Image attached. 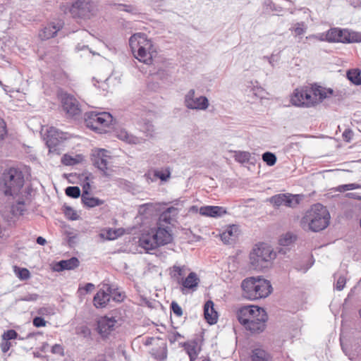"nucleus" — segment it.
<instances>
[{
    "mask_svg": "<svg viewBox=\"0 0 361 361\" xmlns=\"http://www.w3.org/2000/svg\"><path fill=\"white\" fill-rule=\"evenodd\" d=\"M238 320L250 334H259L266 327L268 316L262 307L256 305L241 307L237 312Z\"/></svg>",
    "mask_w": 361,
    "mask_h": 361,
    "instance_id": "obj_1",
    "label": "nucleus"
},
{
    "mask_svg": "<svg viewBox=\"0 0 361 361\" xmlns=\"http://www.w3.org/2000/svg\"><path fill=\"white\" fill-rule=\"evenodd\" d=\"M25 182V174L20 168L9 167L0 176V191L6 197H15L28 191L23 189Z\"/></svg>",
    "mask_w": 361,
    "mask_h": 361,
    "instance_id": "obj_2",
    "label": "nucleus"
},
{
    "mask_svg": "<svg viewBox=\"0 0 361 361\" xmlns=\"http://www.w3.org/2000/svg\"><path fill=\"white\" fill-rule=\"evenodd\" d=\"M241 288L243 296L250 300L265 298L272 291L270 281L260 276L245 279L241 283Z\"/></svg>",
    "mask_w": 361,
    "mask_h": 361,
    "instance_id": "obj_3",
    "label": "nucleus"
},
{
    "mask_svg": "<svg viewBox=\"0 0 361 361\" xmlns=\"http://www.w3.org/2000/svg\"><path fill=\"white\" fill-rule=\"evenodd\" d=\"M330 215L327 209L320 203L311 207L302 218L303 227L308 226L310 230L319 232L326 228L329 224Z\"/></svg>",
    "mask_w": 361,
    "mask_h": 361,
    "instance_id": "obj_4",
    "label": "nucleus"
},
{
    "mask_svg": "<svg viewBox=\"0 0 361 361\" xmlns=\"http://www.w3.org/2000/svg\"><path fill=\"white\" fill-rule=\"evenodd\" d=\"M129 45L135 57L145 64L152 62V41L147 39L145 33H135L129 39Z\"/></svg>",
    "mask_w": 361,
    "mask_h": 361,
    "instance_id": "obj_5",
    "label": "nucleus"
},
{
    "mask_svg": "<svg viewBox=\"0 0 361 361\" xmlns=\"http://www.w3.org/2000/svg\"><path fill=\"white\" fill-rule=\"evenodd\" d=\"M276 257L271 247L264 243L256 245L250 255L252 266L255 269H263L268 267V264Z\"/></svg>",
    "mask_w": 361,
    "mask_h": 361,
    "instance_id": "obj_6",
    "label": "nucleus"
},
{
    "mask_svg": "<svg viewBox=\"0 0 361 361\" xmlns=\"http://www.w3.org/2000/svg\"><path fill=\"white\" fill-rule=\"evenodd\" d=\"M60 8L64 13H70L73 18L87 19L93 14L94 4L92 0H76L71 4H61Z\"/></svg>",
    "mask_w": 361,
    "mask_h": 361,
    "instance_id": "obj_7",
    "label": "nucleus"
},
{
    "mask_svg": "<svg viewBox=\"0 0 361 361\" xmlns=\"http://www.w3.org/2000/svg\"><path fill=\"white\" fill-rule=\"evenodd\" d=\"M328 42H341L344 44L361 42V32L351 31L339 27L330 28L327 31Z\"/></svg>",
    "mask_w": 361,
    "mask_h": 361,
    "instance_id": "obj_8",
    "label": "nucleus"
},
{
    "mask_svg": "<svg viewBox=\"0 0 361 361\" xmlns=\"http://www.w3.org/2000/svg\"><path fill=\"white\" fill-rule=\"evenodd\" d=\"M86 126L95 131L109 126L113 121L111 114L108 112H87L85 115Z\"/></svg>",
    "mask_w": 361,
    "mask_h": 361,
    "instance_id": "obj_9",
    "label": "nucleus"
},
{
    "mask_svg": "<svg viewBox=\"0 0 361 361\" xmlns=\"http://www.w3.org/2000/svg\"><path fill=\"white\" fill-rule=\"evenodd\" d=\"M111 158L110 152L104 149H96L92 154L93 165L100 170L103 175L109 176L108 173V161Z\"/></svg>",
    "mask_w": 361,
    "mask_h": 361,
    "instance_id": "obj_10",
    "label": "nucleus"
},
{
    "mask_svg": "<svg viewBox=\"0 0 361 361\" xmlns=\"http://www.w3.org/2000/svg\"><path fill=\"white\" fill-rule=\"evenodd\" d=\"M184 104L189 109L205 110L209 106V101L204 96L195 97V91L190 90L185 96Z\"/></svg>",
    "mask_w": 361,
    "mask_h": 361,
    "instance_id": "obj_11",
    "label": "nucleus"
},
{
    "mask_svg": "<svg viewBox=\"0 0 361 361\" xmlns=\"http://www.w3.org/2000/svg\"><path fill=\"white\" fill-rule=\"evenodd\" d=\"M63 133L59 132L54 128H50L47 131L46 144L49 152L59 154L62 147Z\"/></svg>",
    "mask_w": 361,
    "mask_h": 361,
    "instance_id": "obj_12",
    "label": "nucleus"
},
{
    "mask_svg": "<svg viewBox=\"0 0 361 361\" xmlns=\"http://www.w3.org/2000/svg\"><path fill=\"white\" fill-rule=\"evenodd\" d=\"M159 247L170 243L173 240L171 231L169 226L157 222V228L150 230Z\"/></svg>",
    "mask_w": 361,
    "mask_h": 361,
    "instance_id": "obj_13",
    "label": "nucleus"
},
{
    "mask_svg": "<svg viewBox=\"0 0 361 361\" xmlns=\"http://www.w3.org/2000/svg\"><path fill=\"white\" fill-rule=\"evenodd\" d=\"M61 105L63 110L69 116H78L81 112L78 101L71 94L61 95Z\"/></svg>",
    "mask_w": 361,
    "mask_h": 361,
    "instance_id": "obj_14",
    "label": "nucleus"
},
{
    "mask_svg": "<svg viewBox=\"0 0 361 361\" xmlns=\"http://www.w3.org/2000/svg\"><path fill=\"white\" fill-rule=\"evenodd\" d=\"M30 192L25 191L20 195L12 197L16 200V202L11 206V212L14 216L23 215L26 211L27 202L30 201Z\"/></svg>",
    "mask_w": 361,
    "mask_h": 361,
    "instance_id": "obj_15",
    "label": "nucleus"
},
{
    "mask_svg": "<svg viewBox=\"0 0 361 361\" xmlns=\"http://www.w3.org/2000/svg\"><path fill=\"white\" fill-rule=\"evenodd\" d=\"M116 322L114 317H102L97 322V329L101 336L106 338L114 330Z\"/></svg>",
    "mask_w": 361,
    "mask_h": 361,
    "instance_id": "obj_16",
    "label": "nucleus"
},
{
    "mask_svg": "<svg viewBox=\"0 0 361 361\" xmlns=\"http://www.w3.org/2000/svg\"><path fill=\"white\" fill-rule=\"evenodd\" d=\"M138 243L139 246L144 249L147 253H152L151 251L159 247L150 231L142 233Z\"/></svg>",
    "mask_w": 361,
    "mask_h": 361,
    "instance_id": "obj_17",
    "label": "nucleus"
},
{
    "mask_svg": "<svg viewBox=\"0 0 361 361\" xmlns=\"http://www.w3.org/2000/svg\"><path fill=\"white\" fill-rule=\"evenodd\" d=\"M179 209L177 207L174 206L169 207L160 214L158 223H159V224H163V223L172 224L173 222L176 221Z\"/></svg>",
    "mask_w": 361,
    "mask_h": 361,
    "instance_id": "obj_18",
    "label": "nucleus"
},
{
    "mask_svg": "<svg viewBox=\"0 0 361 361\" xmlns=\"http://www.w3.org/2000/svg\"><path fill=\"white\" fill-rule=\"evenodd\" d=\"M200 282V279L195 272H190L185 279H182L178 281V283L182 285L181 292L185 293V290H195Z\"/></svg>",
    "mask_w": 361,
    "mask_h": 361,
    "instance_id": "obj_19",
    "label": "nucleus"
},
{
    "mask_svg": "<svg viewBox=\"0 0 361 361\" xmlns=\"http://www.w3.org/2000/svg\"><path fill=\"white\" fill-rule=\"evenodd\" d=\"M63 22L51 23L42 30L39 37L42 40L49 39L56 36L58 31L63 27Z\"/></svg>",
    "mask_w": 361,
    "mask_h": 361,
    "instance_id": "obj_20",
    "label": "nucleus"
},
{
    "mask_svg": "<svg viewBox=\"0 0 361 361\" xmlns=\"http://www.w3.org/2000/svg\"><path fill=\"white\" fill-rule=\"evenodd\" d=\"M80 265L78 259L75 257H72L68 259L61 260L56 262L54 265V269L56 271L60 272L64 270H73Z\"/></svg>",
    "mask_w": 361,
    "mask_h": 361,
    "instance_id": "obj_21",
    "label": "nucleus"
},
{
    "mask_svg": "<svg viewBox=\"0 0 361 361\" xmlns=\"http://www.w3.org/2000/svg\"><path fill=\"white\" fill-rule=\"evenodd\" d=\"M246 91L248 95H252L257 99H264L267 95V91L259 85L257 81H249Z\"/></svg>",
    "mask_w": 361,
    "mask_h": 361,
    "instance_id": "obj_22",
    "label": "nucleus"
},
{
    "mask_svg": "<svg viewBox=\"0 0 361 361\" xmlns=\"http://www.w3.org/2000/svg\"><path fill=\"white\" fill-rule=\"evenodd\" d=\"M199 213L202 216L218 217L226 214V209L222 207L218 206H204L200 208Z\"/></svg>",
    "mask_w": 361,
    "mask_h": 361,
    "instance_id": "obj_23",
    "label": "nucleus"
},
{
    "mask_svg": "<svg viewBox=\"0 0 361 361\" xmlns=\"http://www.w3.org/2000/svg\"><path fill=\"white\" fill-rule=\"evenodd\" d=\"M204 316L209 324H214L217 322V312L214 309V302L210 300H207L204 305Z\"/></svg>",
    "mask_w": 361,
    "mask_h": 361,
    "instance_id": "obj_24",
    "label": "nucleus"
},
{
    "mask_svg": "<svg viewBox=\"0 0 361 361\" xmlns=\"http://www.w3.org/2000/svg\"><path fill=\"white\" fill-rule=\"evenodd\" d=\"M110 301V293L104 290H99L94 296L93 302L97 308H102Z\"/></svg>",
    "mask_w": 361,
    "mask_h": 361,
    "instance_id": "obj_25",
    "label": "nucleus"
},
{
    "mask_svg": "<svg viewBox=\"0 0 361 361\" xmlns=\"http://www.w3.org/2000/svg\"><path fill=\"white\" fill-rule=\"evenodd\" d=\"M182 346L188 355L190 361H195L200 351L197 342L195 340L189 341L183 343Z\"/></svg>",
    "mask_w": 361,
    "mask_h": 361,
    "instance_id": "obj_26",
    "label": "nucleus"
},
{
    "mask_svg": "<svg viewBox=\"0 0 361 361\" xmlns=\"http://www.w3.org/2000/svg\"><path fill=\"white\" fill-rule=\"evenodd\" d=\"M149 353L151 356L157 361H164L167 358L168 350L165 343H162L158 346L153 347Z\"/></svg>",
    "mask_w": 361,
    "mask_h": 361,
    "instance_id": "obj_27",
    "label": "nucleus"
},
{
    "mask_svg": "<svg viewBox=\"0 0 361 361\" xmlns=\"http://www.w3.org/2000/svg\"><path fill=\"white\" fill-rule=\"evenodd\" d=\"M81 200L85 207L92 208L102 205L104 201L94 197H92L87 190H83L81 195Z\"/></svg>",
    "mask_w": 361,
    "mask_h": 361,
    "instance_id": "obj_28",
    "label": "nucleus"
},
{
    "mask_svg": "<svg viewBox=\"0 0 361 361\" xmlns=\"http://www.w3.org/2000/svg\"><path fill=\"white\" fill-rule=\"evenodd\" d=\"M251 361H271V357L269 353L261 348H255L250 353Z\"/></svg>",
    "mask_w": 361,
    "mask_h": 361,
    "instance_id": "obj_29",
    "label": "nucleus"
},
{
    "mask_svg": "<svg viewBox=\"0 0 361 361\" xmlns=\"http://www.w3.org/2000/svg\"><path fill=\"white\" fill-rule=\"evenodd\" d=\"M229 153L232 154V157L235 159V160L241 164H252V161L251 154L248 152L245 151H228Z\"/></svg>",
    "mask_w": 361,
    "mask_h": 361,
    "instance_id": "obj_30",
    "label": "nucleus"
},
{
    "mask_svg": "<svg viewBox=\"0 0 361 361\" xmlns=\"http://www.w3.org/2000/svg\"><path fill=\"white\" fill-rule=\"evenodd\" d=\"M312 94L317 99V103L319 102H322L325 98L333 94V90L331 89H326L321 86H315L312 87Z\"/></svg>",
    "mask_w": 361,
    "mask_h": 361,
    "instance_id": "obj_31",
    "label": "nucleus"
},
{
    "mask_svg": "<svg viewBox=\"0 0 361 361\" xmlns=\"http://www.w3.org/2000/svg\"><path fill=\"white\" fill-rule=\"evenodd\" d=\"M240 234V230L238 225L231 224L227 226V235H228L227 239V245L235 244Z\"/></svg>",
    "mask_w": 361,
    "mask_h": 361,
    "instance_id": "obj_32",
    "label": "nucleus"
},
{
    "mask_svg": "<svg viewBox=\"0 0 361 361\" xmlns=\"http://www.w3.org/2000/svg\"><path fill=\"white\" fill-rule=\"evenodd\" d=\"M305 91V88H297L295 90L290 99V102L293 105L297 106H304V102L305 99L303 93Z\"/></svg>",
    "mask_w": 361,
    "mask_h": 361,
    "instance_id": "obj_33",
    "label": "nucleus"
},
{
    "mask_svg": "<svg viewBox=\"0 0 361 361\" xmlns=\"http://www.w3.org/2000/svg\"><path fill=\"white\" fill-rule=\"evenodd\" d=\"M348 79L354 85H361L360 71L357 69L350 70L347 72Z\"/></svg>",
    "mask_w": 361,
    "mask_h": 361,
    "instance_id": "obj_34",
    "label": "nucleus"
},
{
    "mask_svg": "<svg viewBox=\"0 0 361 361\" xmlns=\"http://www.w3.org/2000/svg\"><path fill=\"white\" fill-rule=\"evenodd\" d=\"M286 198V193H280L271 196L269 198V202L276 207H279L282 205L285 206V200Z\"/></svg>",
    "mask_w": 361,
    "mask_h": 361,
    "instance_id": "obj_35",
    "label": "nucleus"
},
{
    "mask_svg": "<svg viewBox=\"0 0 361 361\" xmlns=\"http://www.w3.org/2000/svg\"><path fill=\"white\" fill-rule=\"evenodd\" d=\"M118 137L120 140H123L129 144H137L139 142L138 137L129 134L126 130H121L118 135Z\"/></svg>",
    "mask_w": 361,
    "mask_h": 361,
    "instance_id": "obj_36",
    "label": "nucleus"
},
{
    "mask_svg": "<svg viewBox=\"0 0 361 361\" xmlns=\"http://www.w3.org/2000/svg\"><path fill=\"white\" fill-rule=\"evenodd\" d=\"M107 291L110 293V298L112 297L114 300L121 302L124 300V293L118 291L117 288H114L111 286L107 285Z\"/></svg>",
    "mask_w": 361,
    "mask_h": 361,
    "instance_id": "obj_37",
    "label": "nucleus"
},
{
    "mask_svg": "<svg viewBox=\"0 0 361 361\" xmlns=\"http://www.w3.org/2000/svg\"><path fill=\"white\" fill-rule=\"evenodd\" d=\"M154 207L152 203H146L139 207L138 213L140 215L147 217L154 212Z\"/></svg>",
    "mask_w": 361,
    "mask_h": 361,
    "instance_id": "obj_38",
    "label": "nucleus"
},
{
    "mask_svg": "<svg viewBox=\"0 0 361 361\" xmlns=\"http://www.w3.org/2000/svg\"><path fill=\"white\" fill-rule=\"evenodd\" d=\"M300 201L298 199V195H292L290 193H286V198L285 200V206L288 207H295Z\"/></svg>",
    "mask_w": 361,
    "mask_h": 361,
    "instance_id": "obj_39",
    "label": "nucleus"
},
{
    "mask_svg": "<svg viewBox=\"0 0 361 361\" xmlns=\"http://www.w3.org/2000/svg\"><path fill=\"white\" fill-rule=\"evenodd\" d=\"M312 90H310L305 88V91L303 93L305 99L304 102H305L304 106H312L314 104L317 103V99H315V97L314 95L312 97L313 94H312Z\"/></svg>",
    "mask_w": 361,
    "mask_h": 361,
    "instance_id": "obj_40",
    "label": "nucleus"
},
{
    "mask_svg": "<svg viewBox=\"0 0 361 361\" xmlns=\"http://www.w3.org/2000/svg\"><path fill=\"white\" fill-rule=\"evenodd\" d=\"M118 11H125L130 14L135 15L139 13L138 9L133 5L118 4L115 5Z\"/></svg>",
    "mask_w": 361,
    "mask_h": 361,
    "instance_id": "obj_41",
    "label": "nucleus"
},
{
    "mask_svg": "<svg viewBox=\"0 0 361 361\" xmlns=\"http://www.w3.org/2000/svg\"><path fill=\"white\" fill-rule=\"evenodd\" d=\"M154 177L159 178L161 181H166L171 176V171L169 169L165 170H154L153 171Z\"/></svg>",
    "mask_w": 361,
    "mask_h": 361,
    "instance_id": "obj_42",
    "label": "nucleus"
},
{
    "mask_svg": "<svg viewBox=\"0 0 361 361\" xmlns=\"http://www.w3.org/2000/svg\"><path fill=\"white\" fill-rule=\"evenodd\" d=\"M67 196L72 198H78L81 195L80 189L78 186H68L65 190Z\"/></svg>",
    "mask_w": 361,
    "mask_h": 361,
    "instance_id": "obj_43",
    "label": "nucleus"
},
{
    "mask_svg": "<svg viewBox=\"0 0 361 361\" xmlns=\"http://www.w3.org/2000/svg\"><path fill=\"white\" fill-rule=\"evenodd\" d=\"M14 271L16 276L20 279V280H27L30 279V273L29 270L26 268H20L15 267H14Z\"/></svg>",
    "mask_w": 361,
    "mask_h": 361,
    "instance_id": "obj_44",
    "label": "nucleus"
},
{
    "mask_svg": "<svg viewBox=\"0 0 361 361\" xmlns=\"http://www.w3.org/2000/svg\"><path fill=\"white\" fill-rule=\"evenodd\" d=\"M183 270H184V267L173 265L171 268L170 274H171V278L176 279L178 281H180L179 277L183 276L184 274Z\"/></svg>",
    "mask_w": 361,
    "mask_h": 361,
    "instance_id": "obj_45",
    "label": "nucleus"
},
{
    "mask_svg": "<svg viewBox=\"0 0 361 361\" xmlns=\"http://www.w3.org/2000/svg\"><path fill=\"white\" fill-rule=\"evenodd\" d=\"M263 161L269 166H274L276 162V156L270 152H266L262 154Z\"/></svg>",
    "mask_w": 361,
    "mask_h": 361,
    "instance_id": "obj_46",
    "label": "nucleus"
},
{
    "mask_svg": "<svg viewBox=\"0 0 361 361\" xmlns=\"http://www.w3.org/2000/svg\"><path fill=\"white\" fill-rule=\"evenodd\" d=\"M17 338L19 340H23V338L18 337V334L13 329L7 330L6 331H4V333L2 335L3 341H9L10 340Z\"/></svg>",
    "mask_w": 361,
    "mask_h": 361,
    "instance_id": "obj_47",
    "label": "nucleus"
},
{
    "mask_svg": "<svg viewBox=\"0 0 361 361\" xmlns=\"http://www.w3.org/2000/svg\"><path fill=\"white\" fill-rule=\"evenodd\" d=\"M295 240V236L290 233H287L279 239V244L282 246H288Z\"/></svg>",
    "mask_w": 361,
    "mask_h": 361,
    "instance_id": "obj_48",
    "label": "nucleus"
},
{
    "mask_svg": "<svg viewBox=\"0 0 361 361\" xmlns=\"http://www.w3.org/2000/svg\"><path fill=\"white\" fill-rule=\"evenodd\" d=\"M64 214L68 219L71 221L77 220L78 219V215L76 212L69 206H66L64 207Z\"/></svg>",
    "mask_w": 361,
    "mask_h": 361,
    "instance_id": "obj_49",
    "label": "nucleus"
},
{
    "mask_svg": "<svg viewBox=\"0 0 361 361\" xmlns=\"http://www.w3.org/2000/svg\"><path fill=\"white\" fill-rule=\"evenodd\" d=\"M334 278L336 279V289L338 290H341L343 289L345 283H346V279L344 276L340 275L338 274H334Z\"/></svg>",
    "mask_w": 361,
    "mask_h": 361,
    "instance_id": "obj_50",
    "label": "nucleus"
},
{
    "mask_svg": "<svg viewBox=\"0 0 361 361\" xmlns=\"http://www.w3.org/2000/svg\"><path fill=\"white\" fill-rule=\"evenodd\" d=\"M61 163L66 166H73L78 163L76 159L70 155L64 154L61 158Z\"/></svg>",
    "mask_w": 361,
    "mask_h": 361,
    "instance_id": "obj_51",
    "label": "nucleus"
},
{
    "mask_svg": "<svg viewBox=\"0 0 361 361\" xmlns=\"http://www.w3.org/2000/svg\"><path fill=\"white\" fill-rule=\"evenodd\" d=\"M171 310L177 317H181L183 315V310L181 307L176 301H172L171 303Z\"/></svg>",
    "mask_w": 361,
    "mask_h": 361,
    "instance_id": "obj_52",
    "label": "nucleus"
},
{
    "mask_svg": "<svg viewBox=\"0 0 361 361\" xmlns=\"http://www.w3.org/2000/svg\"><path fill=\"white\" fill-rule=\"evenodd\" d=\"M51 353L54 355H59L60 356H64V348L61 344H54L51 349Z\"/></svg>",
    "mask_w": 361,
    "mask_h": 361,
    "instance_id": "obj_53",
    "label": "nucleus"
},
{
    "mask_svg": "<svg viewBox=\"0 0 361 361\" xmlns=\"http://www.w3.org/2000/svg\"><path fill=\"white\" fill-rule=\"evenodd\" d=\"M306 30L305 25L303 22L297 23L295 24L293 30L296 35H302L305 33Z\"/></svg>",
    "mask_w": 361,
    "mask_h": 361,
    "instance_id": "obj_54",
    "label": "nucleus"
},
{
    "mask_svg": "<svg viewBox=\"0 0 361 361\" xmlns=\"http://www.w3.org/2000/svg\"><path fill=\"white\" fill-rule=\"evenodd\" d=\"M39 298V295L37 293H28L24 296L18 298V301L34 302Z\"/></svg>",
    "mask_w": 361,
    "mask_h": 361,
    "instance_id": "obj_55",
    "label": "nucleus"
},
{
    "mask_svg": "<svg viewBox=\"0 0 361 361\" xmlns=\"http://www.w3.org/2000/svg\"><path fill=\"white\" fill-rule=\"evenodd\" d=\"M33 325L37 327H43L46 326V321L42 317H35L32 320Z\"/></svg>",
    "mask_w": 361,
    "mask_h": 361,
    "instance_id": "obj_56",
    "label": "nucleus"
},
{
    "mask_svg": "<svg viewBox=\"0 0 361 361\" xmlns=\"http://www.w3.org/2000/svg\"><path fill=\"white\" fill-rule=\"evenodd\" d=\"M307 38H310V39H316L319 41H321V42H324V41H326L328 42V35H327V31L326 32H323V33H319V34H317V35H310Z\"/></svg>",
    "mask_w": 361,
    "mask_h": 361,
    "instance_id": "obj_57",
    "label": "nucleus"
},
{
    "mask_svg": "<svg viewBox=\"0 0 361 361\" xmlns=\"http://www.w3.org/2000/svg\"><path fill=\"white\" fill-rule=\"evenodd\" d=\"M142 130L146 133L147 136L152 137L154 130V126L150 122H147L143 127Z\"/></svg>",
    "mask_w": 361,
    "mask_h": 361,
    "instance_id": "obj_58",
    "label": "nucleus"
},
{
    "mask_svg": "<svg viewBox=\"0 0 361 361\" xmlns=\"http://www.w3.org/2000/svg\"><path fill=\"white\" fill-rule=\"evenodd\" d=\"M182 336L178 331H172L168 335V340L171 343H174L177 341Z\"/></svg>",
    "mask_w": 361,
    "mask_h": 361,
    "instance_id": "obj_59",
    "label": "nucleus"
},
{
    "mask_svg": "<svg viewBox=\"0 0 361 361\" xmlns=\"http://www.w3.org/2000/svg\"><path fill=\"white\" fill-rule=\"evenodd\" d=\"M6 125L4 119L0 117V140H2L6 135Z\"/></svg>",
    "mask_w": 361,
    "mask_h": 361,
    "instance_id": "obj_60",
    "label": "nucleus"
},
{
    "mask_svg": "<svg viewBox=\"0 0 361 361\" xmlns=\"http://www.w3.org/2000/svg\"><path fill=\"white\" fill-rule=\"evenodd\" d=\"M11 347V343L9 341H3L0 344L1 350L3 353H6L9 350L10 348Z\"/></svg>",
    "mask_w": 361,
    "mask_h": 361,
    "instance_id": "obj_61",
    "label": "nucleus"
},
{
    "mask_svg": "<svg viewBox=\"0 0 361 361\" xmlns=\"http://www.w3.org/2000/svg\"><path fill=\"white\" fill-rule=\"evenodd\" d=\"M334 190H335V191L340 192H345V191H347V190H350V185H349V183L348 184L341 185H338L336 188H335Z\"/></svg>",
    "mask_w": 361,
    "mask_h": 361,
    "instance_id": "obj_62",
    "label": "nucleus"
},
{
    "mask_svg": "<svg viewBox=\"0 0 361 361\" xmlns=\"http://www.w3.org/2000/svg\"><path fill=\"white\" fill-rule=\"evenodd\" d=\"M94 288V285L92 283H87L85 285L84 287L82 288H79V290H81V289H83L85 293H89L90 291H92Z\"/></svg>",
    "mask_w": 361,
    "mask_h": 361,
    "instance_id": "obj_63",
    "label": "nucleus"
},
{
    "mask_svg": "<svg viewBox=\"0 0 361 361\" xmlns=\"http://www.w3.org/2000/svg\"><path fill=\"white\" fill-rule=\"evenodd\" d=\"M352 134H353L352 131L348 129V130H345L343 133V137L345 140H346L347 142H349L351 140Z\"/></svg>",
    "mask_w": 361,
    "mask_h": 361,
    "instance_id": "obj_64",
    "label": "nucleus"
}]
</instances>
